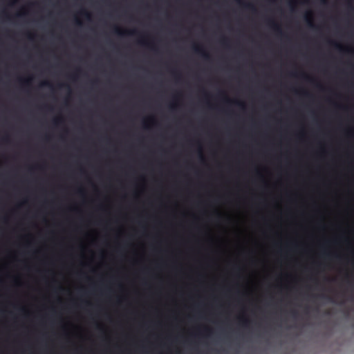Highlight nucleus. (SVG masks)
<instances>
[{"label":"nucleus","mask_w":354,"mask_h":354,"mask_svg":"<svg viewBox=\"0 0 354 354\" xmlns=\"http://www.w3.org/2000/svg\"><path fill=\"white\" fill-rule=\"evenodd\" d=\"M173 74L174 75L176 79H179L180 77V73L176 71H173Z\"/></svg>","instance_id":"obj_14"},{"label":"nucleus","mask_w":354,"mask_h":354,"mask_svg":"<svg viewBox=\"0 0 354 354\" xmlns=\"http://www.w3.org/2000/svg\"><path fill=\"white\" fill-rule=\"evenodd\" d=\"M28 37L30 39H33V35H32L31 34H28Z\"/></svg>","instance_id":"obj_19"},{"label":"nucleus","mask_w":354,"mask_h":354,"mask_svg":"<svg viewBox=\"0 0 354 354\" xmlns=\"http://www.w3.org/2000/svg\"><path fill=\"white\" fill-rule=\"evenodd\" d=\"M200 157H201V158L202 160H203V155H202L201 152H200Z\"/></svg>","instance_id":"obj_23"},{"label":"nucleus","mask_w":354,"mask_h":354,"mask_svg":"<svg viewBox=\"0 0 354 354\" xmlns=\"http://www.w3.org/2000/svg\"><path fill=\"white\" fill-rule=\"evenodd\" d=\"M329 43L330 44L334 46L337 49L339 50H343V47L342 45H340L339 44L335 42V41H329Z\"/></svg>","instance_id":"obj_6"},{"label":"nucleus","mask_w":354,"mask_h":354,"mask_svg":"<svg viewBox=\"0 0 354 354\" xmlns=\"http://www.w3.org/2000/svg\"><path fill=\"white\" fill-rule=\"evenodd\" d=\"M235 103L236 104H238L239 106H241L242 108H244L245 107V104L243 102H239V101H236Z\"/></svg>","instance_id":"obj_13"},{"label":"nucleus","mask_w":354,"mask_h":354,"mask_svg":"<svg viewBox=\"0 0 354 354\" xmlns=\"http://www.w3.org/2000/svg\"><path fill=\"white\" fill-rule=\"evenodd\" d=\"M221 41L222 44L224 45L225 46H228L229 40H228L227 38L223 37L221 38Z\"/></svg>","instance_id":"obj_8"},{"label":"nucleus","mask_w":354,"mask_h":354,"mask_svg":"<svg viewBox=\"0 0 354 354\" xmlns=\"http://www.w3.org/2000/svg\"><path fill=\"white\" fill-rule=\"evenodd\" d=\"M225 100H226L227 102H231V100L229 98H227V97H225Z\"/></svg>","instance_id":"obj_22"},{"label":"nucleus","mask_w":354,"mask_h":354,"mask_svg":"<svg viewBox=\"0 0 354 354\" xmlns=\"http://www.w3.org/2000/svg\"><path fill=\"white\" fill-rule=\"evenodd\" d=\"M113 32L118 35L123 36L124 35H133L137 34V30H122L121 28H120L118 26H114L113 28Z\"/></svg>","instance_id":"obj_1"},{"label":"nucleus","mask_w":354,"mask_h":354,"mask_svg":"<svg viewBox=\"0 0 354 354\" xmlns=\"http://www.w3.org/2000/svg\"><path fill=\"white\" fill-rule=\"evenodd\" d=\"M321 1H322L323 3H326V0H321Z\"/></svg>","instance_id":"obj_25"},{"label":"nucleus","mask_w":354,"mask_h":354,"mask_svg":"<svg viewBox=\"0 0 354 354\" xmlns=\"http://www.w3.org/2000/svg\"><path fill=\"white\" fill-rule=\"evenodd\" d=\"M41 85L50 86V84L48 82H42Z\"/></svg>","instance_id":"obj_16"},{"label":"nucleus","mask_w":354,"mask_h":354,"mask_svg":"<svg viewBox=\"0 0 354 354\" xmlns=\"http://www.w3.org/2000/svg\"><path fill=\"white\" fill-rule=\"evenodd\" d=\"M30 80H31L30 78H28V79H21V78H20V79H19V81H20L22 84H25V85H28V84H30Z\"/></svg>","instance_id":"obj_9"},{"label":"nucleus","mask_w":354,"mask_h":354,"mask_svg":"<svg viewBox=\"0 0 354 354\" xmlns=\"http://www.w3.org/2000/svg\"><path fill=\"white\" fill-rule=\"evenodd\" d=\"M268 24L270 26L278 33H282L281 27L279 24L275 23L273 20H268Z\"/></svg>","instance_id":"obj_4"},{"label":"nucleus","mask_w":354,"mask_h":354,"mask_svg":"<svg viewBox=\"0 0 354 354\" xmlns=\"http://www.w3.org/2000/svg\"><path fill=\"white\" fill-rule=\"evenodd\" d=\"M192 48L195 53L200 54L205 59H209V57H210L209 55L204 50V48L202 46L197 45V44H194V45H193Z\"/></svg>","instance_id":"obj_2"},{"label":"nucleus","mask_w":354,"mask_h":354,"mask_svg":"<svg viewBox=\"0 0 354 354\" xmlns=\"http://www.w3.org/2000/svg\"><path fill=\"white\" fill-rule=\"evenodd\" d=\"M63 86H66V87L69 88V87H68V86H67V85H65V84H59V87H63Z\"/></svg>","instance_id":"obj_21"},{"label":"nucleus","mask_w":354,"mask_h":354,"mask_svg":"<svg viewBox=\"0 0 354 354\" xmlns=\"http://www.w3.org/2000/svg\"><path fill=\"white\" fill-rule=\"evenodd\" d=\"M3 141L8 142L9 141V137L8 136H6L2 138Z\"/></svg>","instance_id":"obj_15"},{"label":"nucleus","mask_w":354,"mask_h":354,"mask_svg":"<svg viewBox=\"0 0 354 354\" xmlns=\"http://www.w3.org/2000/svg\"><path fill=\"white\" fill-rule=\"evenodd\" d=\"M239 3H241V0H236Z\"/></svg>","instance_id":"obj_26"},{"label":"nucleus","mask_w":354,"mask_h":354,"mask_svg":"<svg viewBox=\"0 0 354 354\" xmlns=\"http://www.w3.org/2000/svg\"><path fill=\"white\" fill-rule=\"evenodd\" d=\"M302 75H303V76H304L305 78H306V79H308V80H310L309 77H308V76H307L306 75H305V74H302ZM310 80H312V79H310Z\"/></svg>","instance_id":"obj_20"},{"label":"nucleus","mask_w":354,"mask_h":354,"mask_svg":"<svg viewBox=\"0 0 354 354\" xmlns=\"http://www.w3.org/2000/svg\"><path fill=\"white\" fill-rule=\"evenodd\" d=\"M305 21H306L308 26L313 28L315 27L314 24L312 20V12H308L304 16Z\"/></svg>","instance_id":"obj_3"},{"label":"nucleus","mask_w":354,"mask_h":354,"mask_svg":"<svg viewBox=\"0 0 354 354\" xmlns=\"http://www.w3.org/2000/svg\"><path fill=\"white\" fill-rule=\"evenodd\" d=\"M62 122H63L62 118H55V119L53 120V123L55 125H58L59 124H60Z\"/></svg>","instance_id":"obj_10"},{"label":"nucleus","mask_w":354,"mask_h":354,"mask_svg":"<svg viewBox=\"0 0 354 354\" xmlns=\"http://www.w3.org/2000/svg\"><path fill=\"white\" fill-rule=\"evenodd\" d=\"M292 315L293 317H295L297 315V313L295 310H293L292 312Z\"/></svg>","instance_id":"obj_17"},{"label":"nucleus","mask_w":354,"mask_h":354,"mask_svg":"<svg viewBox=\"0 0 354 354\" xmlns=\"http://www.w3.org/2000/svg\"><path fill=\"white\" fill-rule=\"evenodd\" d=\"M171 109H174L175 108V105L174 104L171 105Z\"/></svg>","instance_id":"obj_24"},{"label":"nucleus","mask_w":354,"mask_h":354,"mask_svg":"<svg viewBox=\"0 0 354 354\" xmlns=\"http://www.w3.org/2000/svg\"><path fill=\"white\" fill-rule=\"evenodd\" d=\"M245 6L246 8H249V9H250V10H253V11H255V10H256V9H255L254 6L253 5H252V4H250V3L245 4Z\"/></svg>","instance_id":"obj_11"},{"label":"nucleus","mask_w":354,"mask_h":354,"mask_svg":"<svg viewBox=\"0 0 354 354\" xmlns=\"http://www.w3.org/2000/svg\"><path fill=\"white\" fill-rule=\"evenodd\" d=\"M249 323H250V321L248 319H245L243 320V325L245 327H247Z\"/></svg>","instance_id":"obj_12"},{"label":"nucleus","mask_w":354,"mask_h":354,"mask_svg":"<svg viewBox=\"0 0 354 354\" xmlns=\"http://www.w3.org/2000/svg\"><path fill=\"white\" fill-rule=\"evenodd\" d=\"M80 14L87 19H91V14L85 9H82L80 12Z\"/></svg>","instance_id":"obj_5"},{"label":"nucleus","mask_w":354,"mask_h":354,"mask_svg":"<svg viewBox=\"0 0 354 354\" xmlns=\"http://www.w3.org/2000/svg\"><path fill=\"white\" fill-rule=\"evenodd\" d=\"M139 43L142 44V45H145V46H147L149 47H150L152 49H154V46L152 45V44H150L149 43H147L145 40L144 39H141L139 41Z\"/></svg>","instance_id":"obj_7"},{"label":"nucleus","mask_w":354,"mask_h":354,"mask_svg":"<svg viewBox=\"0 0 354 354\" xmlns=\"http://www.w3.org/2000/svg\"><path fill=\"white\" fill-rule=\"evenodd\" d=\"M75 23H76V24H77V25H81V24H81V21H79V20H77V19H76V20H75Z\"/></svg>","instance_id":"obj_18"}]
</instances>
